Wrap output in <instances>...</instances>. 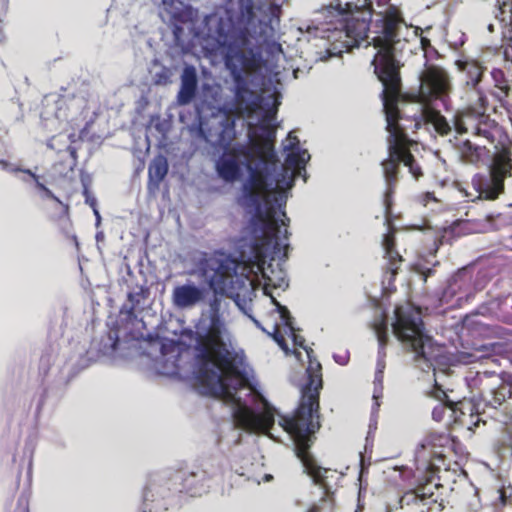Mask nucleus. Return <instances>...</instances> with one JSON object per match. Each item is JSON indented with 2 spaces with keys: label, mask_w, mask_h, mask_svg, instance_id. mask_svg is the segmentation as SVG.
I'll return each instance as SVG.
<instances>
[{
  "label": "nucleus",
  "mask_w": 512,
  "mask_h": 512,
  "mask_svg": "<svg viewBox=\"0 0 512 512\" xmlns=\"http://www.w3.org/2000/svg\"><path fill=\"white\" fill-rule=\"evenodd\" d=\"M190 274L204 279L214 293L208 311L201 313L195 325L193 374L201 392L230 404L237 427L272 436L276 410L266 399L254 370L244 358L231 356L228 346L232 335L220 314L218 295L232 298L241 307V294L252 286L246 265L222 252L203 253Z\"/></svg>",
  "instance_id": "f257e3e1"
},
{
  "label": "nucleus",
  "mask_w": 512,
  "mask_h": 512,
  "mask_svg": "<svg viewBox=\"0 0 512 512\" xmlns=\"http://www.w3.org/2000/svg\"><path fill=\"white\" fill-rule=\"evenodd\" d=\"M234 81L235 113L247 120L250 146L238 144L230 149L235 139V120L228 115L217 122L214 132H200L204 139L215 148L224 150L216 162L219 176L226 182H234L241 177L242 168L248 171L241 192L236 201L239 206L252 214L251 221L261 220L262 225H273L272 214L283 210L288 191L293 187L294 178L302 176L310 154L300 147L299 140L290 132L283 142L285 164L281 165L274 149L276 132L270 122L280 104L275 95L273 109L264 111L262 97L249 88L242 71L231 68Z\"/></svg>",
  "instance_id": "f03ea898"
},
{
  "label": "nucleus",
  "mask_w": 512,
  "mask_h": 512,
  "mask_svg": "<svg viewBox=\"0 0 512 512\" xmlns=\"http://www.w3.org/2000/svg\"><path fill=\"white\" fill-rule=\"evenodd\" d=\"M353 5L350 2L342 7L340 2L331 4L317 13V25L308 27L307 32L319 40L323 50L318 52L319 60L326 61L330 57L340 56L342 53L358 47L368 38L369 22L372 14L379 18V30L375 31L372 43L377 53L372 60L374 71L383 85L382 102L386 118L388 158L382 162L383 175L386 183L385 201L393 192L397 180L399 163L408 167L411 175L417 179L421 176V169L416 164L412 150L417 143L407 138L406 126L398 109L400 96L399 66L395 60V45L400 43L397 39L396 29L402 22L397 7L390 5V0H362Z\"/></svg>",
  "instance_id": "7ed1b4c3"
},
{
  "label": "nucleus",
  "mask_w": 512,
  "mask_h": 512,
  "mask_svg": "<svg viewBox=\"0 0 512 512\" xmlns=\"http://www.w3.org/2000/svg\"><path fill=\"white\" fill-rule=\"evenodd\" d=\"M275 313L280 322L272 326V331H267L261 323L249 315L253 323L271 336L277 344L288 353V347L284 337L281 334L283 327L286 334L291 337L294 345L302 347L309 359V365L306 369L307 382L301 387V400L298 408L291 416L279 415V425L286 431L295 443V453L301 461L304 472L309 475L314 483L325 485L324 479L329 470L317 465L316 461L309 453L308 449L312 442V436L320 428L319 416V393L322 389V367L316 360L312 359L313 350L304 345V338L295 333L292 318L287 307L275 301Z\"/></svg>",
  "instance_id": "20e7f679"
},
{
  "label": "nucleus",
  "mask_w": 512,
  "mask_h": 512,
  "mask_svg": "<svg viewBox=\"0 0 512 512\" xmlns=\"http://www.w3.org/2000/svg\"><path fill=\"white\" fill-rule=\"evenodd\" d=\"M273 225L271 227L262 225L261 220L251 221V230L255 242L252 245V268H256L255 274H260L264 281V293L270 295L275 305L276 299L271 295V288L284 290L288 287L286 272L279 263L274 264L275 257H286L288 249L289 219L284 210L272 214Z\"/></svg>",
  "instance_id": "39448f33"
},
{
  "label": "nucleus",
  "mask_w": 512,
  "mask_h": 512,
  "mask_svg": "<svg viewBox=\"0 0 512 512\" xmlns=\"http://www.w3.org/2000/svg\"><path fill=\"white\" fill-rule=\"evenodd\" d=\"M391 328L402 347L413 352L417 360L423 359L427 362V367L435 369L436 364L442 363L444 348L426 333L418 308L409 303L396 306Z\"/></svg>",
  "instance_id": "423d86ee"
},
{
  "label": "nucleus",
  "mask_w": 512,
  "mask_h": 512,
  "mask_svg": "<svg viewBox=\"0 0 512 512\" xmlns=\"http://www.w3.org/2000/svg\"><path fill=\"white\" fill-rule=\"evenodd\" d=\"M451 90L448 73L441 67L429 66L420 75L418 101L424 105L422 116L441 135H447L452 127L438 111L428 107L434 99H443Z\"/></svg>",
  "instance_id": "0eeeda50"
},
{
  "label": "nucleus",
  "mask_w": 512,
  "mask_h": 512,
  "mask_svg": "<svg viewBox=\"0 0 512 512\" xmlns=\"http://www.w3.org/2000/svg\"><path fill=\"white\" fill-rule=\"evenodd\" d=\"M511 158L507 151L497 153L490 167V180L485 187L477 188V199L494 200L503 191L504 179L510 175Z\"/></svg>",
  "instance_id": "6e6552de"
},
{
  "label": "nucleus",
  "mask_w": 512,
  "mask_h": 512,
  "mask_svg": "<svg viewBox=\"0 0 512 512\" xmlns=\"http://www.w3.org/2000/svg\"><path fill=\"white\" fill-rule=\"evenodd\" d=\"M206 289L192 281L176 285L171 294L174 307L184 310L194 308L205 301Z\"/></svg>",
  "instance_id": "1a4fd4ad"
},
{
  "label": "nucleus",
  "mask_w": 512,
  "mask_h": 512,
  "mask_svg": "<svg viewBox=\"0 0 512 512\" xmlns=\"http://www.w3.org/2000/svg\"><path fill=\"white\" fill-rule=\"evenodd\" d=\"M435 398H437L439 401L443 402L445 405H440L433 410V418L437 421L442 419V414L446 410L451 411L452 413H456L457 410L460 411L461 416L465 417L466 412H469V421L465 420L464 418H460V416H455V420L461 422L465 425L475 424L479 422L478 416H475L473 414V405L470 402H459L454 403L452 401H448L446 393L441 390L440 388L436 387L434 392Z\"/></svg>",
  "instance_id": "9d476101"
},
{
  "label": "nucleus",
  "mask_w": 512,
  "mask_h": 512,
  "mask_svg": "<svg viewBox=\"0 0 512 512\" xmlns=\"http://www.w3.org/2000/svg\"><path fill=\"white\" fill-rule=\"evenodd\" d=\"M205 23L208 26V38L215 41L212 47L213 50H218L230 44L232 24L229 20L212 14L205 17Z\"/></svg>",
  "instance_id": "9b49d317"
},
{
  "label": "nucleus",
  "mask_w": 512,
  "mask_h": 512,
  "mask_svg": "<svg viewBox=\"0 0 512 512\" xmlns=\"http://www.w3.org/2000/svg\"><path fill=\"white\" fill-rule=\"evenodd\" d=\"M197 88V76L195 68L185 67L181 76V88L178 93V102L182 105L188 104L195 96Z\"/></svg>",
  "instance_id": "f8f14e48"
},
{
  "label": "nucleus",
  "mask_w": 512,
  "mask_h": 512,
  "mask_svg": "<svg viewBox=\"0 0 512 512\" xmlns=\"http://www.w3.org/2000/svg\"><path fill=\"white\" fill-rule=\"evenodd\" d=\"M480 118V115H476L469 111L457 113L454 117V128L458 134H464L470 130H474L476 135H483L487 137L488 132L486 130H482L478 126V120Z\"/></svg>",
  "instance_id": "ddd939ff"
},
{
  "label": "nucleus",
  "mask_w": 512,
  "mask_h": 512,
  "mask_svg": "<svg viewBox=\"0 0 512 512\" xmlns=\"http://www.w3.org/2000/svg\"><path fill=\"white\" fill-rule=\"evenodd\" d=\"M452 445V440L448 434L433 433L430 434L421 444L422 448H429L437 457H443L444 449Z\"/></svg>",
  "instance_id": "4468645a"
},
{
  "label": "nucleus",
  "mask_w": 512,
  "mask_h": 512,
  "mask_svg": "<svg viewBox=\"0 0 512 512\" xmlns=\"http://www.w3.org/2000/svg\"><path fill=\"white\" fill-rule=\"evenodd\" d=\"M496 343L474 346L471 352H461L458 360L464 364H470L491 356L496 350Z\"/></svg>",
  "instance_id": "2eb2a0df"
},
{
  "label": "nucleus",
  "mask_w": 512,
  "mask_h": 512,
  "mask_svg": "<svg viewBox=\"0 0 512 512\" xmlns=\"http://www.w3.org/2000/svg\"><path fill=\"white\" fill-rule=\"evenodd\" d=\"M459 70L466 74V84L471 87H475L482 76L483 69L476 61H458Z\"/></svg>",
  "instance_id": "dca6fc26"
},
{
  "label": "nucleus",
  "mask_w": 512,
  "mask_h": 512,
  "mask_svg": "<svg viewBox=\"0 0 512 512\" xmlns=\"http://www.w3.org/2000/svg\"><path fill=\"white\" fill-rule=\"evenodd\" d=\"M168 172V163L164 156H157L148 168L149 182L158 185Z\"/></svg>",
  "instance_id": "f3484780"
},
{
  "label": "nucleus",
  "mask_w": 512,
  "mask_h": 512,
  "mask_svg": "<svg viewBox=\"0 0 512 512\" xmlns=\"http://www.w3.org/2000/svg\"><path fill=\"white\" fill-rule=\"evenodd\" d=\"M382 246L385 251V257L390 262V269L392 273H396L397 270V263L402 261L401 256L397 251L394 249V236L392 232H388L384 235Z\"/></svg>",
  "instance_id": "a211bd4d"
},
{
  "label": "nucleus",
  "mask_w": 512,
  "mask_h": 512,
  "mask_svg": "<svg viewBox=\"0 0 512 512\" xmlns=\"http://www.w3.org/2000/svg\"><path fill=\"white\" fill-rule=\"evenodd\" d=\"M384 368H385L384 363L381 360H379L378 363H377V370H376V373H375V380H374V390H373V401H374V404H373V407H372V414H375V412L380 407L379 399L382 398V394H383L382 380H383V370H384Z\"/></svg>",
  "instance_id": "6ab92c4d"
},
{
  "label": "nucleus",
  "mask_w": 512,
  "mask_h": 512,
  "mask_svg": "<svg viewBox=\"0 0 512 512\" xmlns=\"http://www.w3.org/2000/svg\"><path fill=\"white\" fill-rule=\"evenodd\" d=\"M0 167L3 169V170H7V171H21L20 169H17V168H12L11 165L4 161V160H1L0 161ZM24 173H27L28 175H30L35 183H36V186L43 192V197H46V198H50V199H53L54 201L58 202V203H61L59 198L57 196L54 195V193L48 189L43 183H41L39 181V177L33 173L31 170L29 169H26V170H22Z\"/></svg>",
  "instance_id": "aec40b11"
},
{
  "label": "nucleus",
  "mask_w": 512,
  "mask_h": 512,
  "mask_svg": "<svg viewBox=\"0 0 512 512\" xmlns=\"http://www.w3.org/2000/svg\"><path fill=\"white\" fill-rule=\"evenodd\" d=\"M373 330L377 337L380 350H383L384 346L386 345L387 339H388L386 321L383 318L377 319L373 323Z\"/></svg>",
  "instance_id": "412c9836"
},
{
  "label": "nucleus",
  "mask_w": 512,
  "mask_h": 512,
  "mask_svg": "<svg viewBox=\"0 0 512 512\" xmlns=\"http://www.w3.org/2000/svg\"><path fill=\"white\" fill-rule=\"evenodd\" d=\"M173 360L165 359L157 361V370L160 374L166 376H174L178 374V367L176 364V358L173 356Z\"/></svg>",
  "instance_id": "4be33fe9"
},
{
  "label": "nucleus",
  "mask_w": 512,
  "mask_h": 512,
  "mask_svg": "<svg viewBox=\"0 0 512 512\" xmlns=\"http://www.w3.org/2000/svg\"><path fill=\"white\" fill-rule=\"evenodd\" d=\"M158 3L162 9L170 16L171 19H176L178 16V7L180 4L177 0H153Z\"/></svg>",
  "instance_id": "5701e85b"
},
{
  "label": "nucleus",
  "mask_w": 512,
  "mask_h": 512,
  "mask_svg": "<svg viewBox=\"0 0 512 512\" xmlns=\"http://www.w3.org/2000/svg\"><path fill=\"white\" fill-rule=\"evenodd\" d=\"M501 21H509L512 24V0H497Z\"/></svg>",
  "instance_id": "b1692460"
},
{
  "label": "nucleus",
  "mask_w": 512,
  "mask_h": 512,
  "mask_svg": "<svg viewBox=\"0 0 512 512\" xmlns=\"http://www.w3.org/2000/svg\"><path fill=\"white\" fill-rule=\"evenodd\" d=\"M465 224L471 226L466 228V230L471 233H485L490 229V224L488 223V221L477 223L465 222Z\"/></svg>",
  "instance_id": "393cba45"
},
{
  "label": "nucleus",
  "mask_w": 512,
  "mask_h": 512,
  "mask_svg": "<svg viewBox=\"0 0 512 512\" xmlns=\"http://www.w3.org/2000/svg\"><path fill=\"white\" fill-rule=\"evenodd\" d=\"M423 497L421 495H419L418 493L416 492H407L400 500H399V503L401 505V507L406 504V505H409L411 503H415L417 502L418 500H422Z\"/></svg>",
  "instance_id": "a878e982"
},
{
  "label": "nucleus",
  "mask_w": 512,
  "mask_h": 512,
  "mask_svg": "<svg viewBox=\"0 0 512 512\" xmlns=\"http://www.w3.org/2000/svg\"><path fill=\"white\" fill-rule=\"evenodd\" d=\"M502 445L507 447L508 449L511 450L512 452V430L511 431H508L503 440H502Z\"/></svg>",
  "instance_id": "bb28decb"
},
{
  "label": "nucleus",
  "mask_w": 512,
  "mask_h": 512,
  "mask_svg": "<svg viewBox=\"0 0 512 512\" xmlns=\"http://www.w3.org/2000/svg\"><path fill=\"white\" fill-rule=\"evenodd\" d=\"M84 195L86 197V203H88L93 209L96 208V199L90 195L86 186H84Z\"/></svg>",
  "instance_id": "cd10ccee"
},
{
  "label": "nucleus",
  "mask_w": 512,
  "mask_h": 512,
  "mask_svg": "<svg viewBox=\"0 0 512 512\" xmlns=\"http://www.w3.org/2000/svg\"><path fill=\"white\" fill-rule=\"evenodd\" d=\"M504 399H505V394L502 393V392H497L495 394V397H494V400H493V406L501 405L502 402L504 401Z\"/></svg>",
  "instance_id": "c85d7f7f"
},
{
  "label": "nucleus",
  "mask_w": 512,
  "mask_h": 512,
  "mask_svg": "<svg viewBox=\"0 0 512 512\" xmlns=\"http://www.w3.org/2000/svg\"><path fill=\"white\" fill-rule=\"evenodd\" d=\"M422 201H423V204H424V205H427L428 201H434V202H436V201H437V199L435 198V196L433 195V193L428 192V193H426V194L424 195V197H423V200H422Z\"/></svg>",
  "instance_id": "c756f323"
},
{
  "label": "nucleus",
  "mask_w": 512,
  "mask_h": 512,
  "mask_svg": "<svg viewBox=\"0 0 512 512\" xmlns=\"http://www.w3.org/2000/svg\"><path fill=\"white\" fill-rule=\"evenodd\" d=\"M336 362L344 365L346 364V361H347V357L344 355V356H334Z\"/></svg>",
  "instance_id": "7c9ffc66"
},
{
  "label": "nucleus",
  "mask_w": 512,
  "mask_h": 512,
  "mask_svg": "<svg viewBox=\"0 0 512 512\" xmlns=\"http://www.w3.org/2000/svg\"><path fill=\"white\" fill-rule=\"evenodd\" d=\"M54 141H55V138H52L48 141L47 145L49 148L51 149H55V150H58V151H61V148H57L54 144Z\"/></svg>",
  "instance_id": "2f4dec72"
},
{
  "label": "nucleus",
  "mask_w": 512,
  "mask_h": 512,
  "mask_svg": "<svg viewBox=\"0 0 512 512\" xmlns=\"http://www.w3.org/2000/svg\"><path fill=\"white\" fill-rule=\"evenodd\" d=\"M93 211H94V214H95V216L97 218V224H99V222H100V214H99L97 208H94Z\"/></svg>",
  "instance_id": "473e14b6"
},
{
  "label": "nucleus",
  "mask_w": 512,
  "mask_h": 512,
  "mask_svg": "<svg viewBox=\"0 0 512 512\" xmlns=\"http://www.w3.org/2000/svg\"><path fill=\"white\" fill-rule=\"evenodd\" d=\"M500 500H501L502 504H505V503H506L505 495H504V493H503V492H501V494H500Z\"/></svg>",
  "instance_id": "72a5a7b5"
},
{
  "label": "nucleus",
  "mask_w": 512,
  "mask_h": 512,
  "mask_svg": "<svg viewBox=\"0 0 512 512\" xmlns=\"http://www.w3.org/2000/svg\"><path fill=\"white\" fill-rule=\"evenodd\" d=\"M271 478H272V476H271V475H269V474H266V475H265V481H269Z\"/></svg>",
  "instance_id": "f704fd0d"
},
{
  "label": "nucleus",
  "mask_w": 512,
  "mask_h": 512,
  "mask_svg": "<svg viewBox=\"0 0 512 512\" xmlns=\"http://www.w3.org/2000/svg\"><path fill=\"white\" fill-rule=\"evenodd\" d=\"M488 29H489L490 31H492V30H493V25H492V24H490V25L488 26Z\"/></svg>",
  "instance_id": "c9c22d12"
},
{
  "label": "nucleus",
  "mask_w": 512,
  "mask_h": 512,
  "mask_svg": "<svg viewBox=\"0 0 512 512\" xmlns=\"http://www.w3.org/2000/svg\"><path fill=\"white\" fill-rule=\"evenodd\" d=\"M248 13H249V14H251V13H252V8H251V7H249V8H248Z\"/></svg>",
  "instance_id": "e433bc0d"
},
{
  "label": "nucleus",
  "mask_w": 512,
  "mask_h": 512,
  "mask_svg": "<svg viewBox=\"0 0 512 512\" xmlns=\"http://www.w3.org/2000/svg\"><path fill=\"white\" fill-rule=\"evenodd\" d=\"M309 512H317L316 508L311 509Z\"/></svg>",
  "instance_id": "4c0bfd02"
},
{
  "label": "nucleus",
  "mask_w": 512,
  "mask_h": 512,
  "mask_svg": "<svg viewBox=\"0 0 512 512\" xmlns=\"http://www.w3.org/2000/svg\"><path fill=\"white\" fill-rule=\"evenodd\" d=\"M387 512H390V511H387Z\"/></svg>",
  "instance_id": "58836bf2"
}]
</instances>
